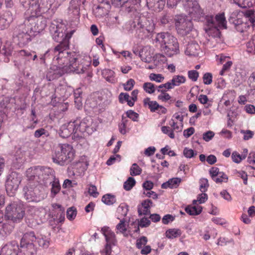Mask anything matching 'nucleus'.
I'll return each instance as SVG.
<instances>
[{
	"instance_id": "obj_1",
	"label": "nucleus",
	"mask_w": 255,
	"mask_h": 255,
	"mask_svg": "<svg viewBox=\"0 0 255 255\" xmlns=\"http://www.w3.org/2000/svg\"><path fill=\"white\" fill-rule=\"evenodd\" d=\"M55 0H20L23 6L31 15L29 20L33 21L34 25L30 26L31 30L40 32L46 26V21L43 17H38L50 8Z\"/></svg>"
},
{
	"instance_id": "obj_2",
	"label": "nucleus",
	"mask_w": 255,
	"mask_h": 255,
	"mask_svg": "<svg viewBox=\"0 0 255 255\" xmlns=\"http://www.w3.org/2000/svg\"><path fill=\"white\" fill-rule=\"evenodd\" d=\"M54 49L55 53L58 52L54 58L57 61L58 68L62 69L63 72L74 71L77 73H83L86 68L81 64L77 63L78 58L71 56V53L65 51L69 48V40L64 39L60 41Z\"/></svg>"
},
{
	"instance_id": "obj_3",
	"label": "nucleus",
	"mask_w": 255,
	"mask_h": 255,
	"mask_svg": "<svg viewBox=\"0 0 255 255\" xmlns=\"http://www.w3.org/2000/svg\"><path fill=\"white\" fill-rule=\"evenodd\" d=\"M153 44L166 56L171 57L179 53L177 39L169 32H160L153 39Z\"/></svg>"
},
{
	"instance_id": "obj_4",
	"label": "nucleus",
	"mask_w": 255,
	"mask_h": 255,
	"mask_svg": "<svg viewBox=\"0 0 255 255\" xmlns=\"http://www.w3.org/2000/svg\"><path fill=\"white\" fill-rule=\"evenodd\" d=\"M219 28H227V21L224 13L217 14L215 17L212 15L207 16L204 27L206 33L209 37H219L220 32Z\"/></svg>"
},
{
	"instance_id": "obj_5",
	"label": "nucleus",
	"mask_w": 255,
	"mask_h": 255,
	"mask_svg": "<svg viewBox=\"0 0 255 255\" xmlns=\"http://www.w3.org/2000/svg\"><path fill=\"white\" fill-rule=\"evenodd\" d=\"M23 191L24 198L28 202H38L45 198L43 187L40 184L35 185L29 183L23 188Z\"/></svg>"
},
{
	"instance_id": "obj_6",
	"label": "nucleus",
	"mask_w": 255,
	"mask_h": 255,
	"mask_svg": "<svg viewBox=\"0 0 255 255\" xmlns=\"http://www.w3.org/2000/svg\"><path fill=\"white\" fill-rule=\"evenodd\" d=\"M25 215V211L22 205L15 202L8 204L5 210L4 219L11 220L13 223L20 222Z\"/></svg>"
},
{
	"instance_id": "obj_7",
	"label": "nucleus",
	"mask_w": 255,
	"mask_h": 255,
	"mask_svg": "<svg viewBox=\"0 0 255 255\" xmlns=\"http://www.w3.org/2000/svg\"><path fill=\"white\" fill-rule=\"evenodd\" d=\"M33 170L35 176H38L40 184H43L45 186L50 185L56 178L54 170L50 168L37 166L34 167Z\"/></svg>"
},
{
	"instance_id": "obj_8",
	"label": "nucleus",
	"mask_w": 255,
	"mask_h": 255,
	"mask_svg": "<svg viewBox=\"0 0 255 255\" xmlns=\"http://www.w3.org/2000/svg\"><path fill=\"white\" fill-rule=\"evenodd\" d=\"M140 227L143 228V218L140 220L136 219L134 222L131 223L129 226V230L128 232L127 224L124 219L121 220L120 222L116 226L117 233H121L127 237L128 236V232L130 231L133 232V234H138Z\"/></svg>"
},
{
	"instance_id": "obj_9",
	"label": "nucleus",
	"mask_w": 255,
	"mask_h": 255,
	"mask_svg": "<svg viewBox=\"0 0 255 255\" xmlns=\"http://www.w3.org/2000/svg\"><path fill=\"white\" fill-rule=\"evenodd\" d=\"M183 4L192 19L198 20L202 16L203 12L197 0H184Z\"/></svg>"
},
{
	"instance_id": "obj_10",
	"label": "nucleus",
	"mask_w": 255,
	"mask_h": 255,
	"mask_svg": "<svg viewBox=\"0 0 255 255\" xmlns=\"http://www.w3.org/2000/svg\"><path fill=\"white\" fill-rule=\"evenodd\" d=\"M175 26L178 33L182 35L187 34L193 29L192 21L182 15L177 16Z\"/></svg>"
},
{
	"instance_id": "obj_11",
	"label": "nucleus",
	"mask_w": 255,
	"mask_h": 255,
	"mask_svg": "<svg viewBox=\"0 0 255 255\" xmlns=\"http://www.w3.org/2000/svg\"><path fill=\"white\" fill-rule=\"evenodd\" d=\"M166 0H146L147 6L154 11H160L163 9ZM168 7L176 6L180 0H166Z\"/></svg>"
},
{
	"instance_id": "obj_12",
	"label": "nucleus",
	"mask_w": 255,
	"mask_h": 255,
	"mask_svg": "<svg viewBox=\"0 0 255 255\" xmlns=\"http://www.w3.org/2000/svg\"><path fill=\"white\" fill-rule=\"evenodd\" d=\"M20 180L16 172H12L8 176L5 183L7 192H14L18 189Z\"/></svg>"
},
{
	"instance_id": "obj_13",
	"label": "nucleus",
	"mask_w": 255,
	"mask_h": 255,
	"mask_svg": "<svg viewBox=\"0 0 255 255\" xmlns=\"http://www.w3.org/2000/svg\"><path fill=\"white\" fill-rule=\"evenodd\" d=\"M101 232L105 236L107 242V244L103 252H106V248L107 246H109L112 250L111 245H115L117 243L115 234L108 227H104L102 228Z\"/></svg>"
},
{
	"instance_id": "obj_14",
	"label": "nucleus",
	"mask_w": 255,
	"mask_h": 255,
	"mask_svg": "<svg viewBox=\"0 0 255 255\" xmlns=\"http://www.w3.org/2000/svg\"><path fill=\"white\" fill-rule=\"evenodd\" d=\"M49 30L53 39L56 42L64 40V33L61 24H56L52 23L49 27Z\"/></svg>"
},
{
	"instance_id": "obj_15",
	"label": "nucleus",
	"mask_w": 255,
	"mask_h": 255,
	"mask_svg": "<svg viewBox=\"0 0 255 255\" xmlns=\"http://www.w3.org/2000/svg\"><path fill=\"white\" fill-rule=\"evenodd\" d=\"M75 122H71L62 126L59 131V134L63 138H67L72 133L75 134Z\"/></svg>"
},
{
	"instance_id": "obj_16",
	"label": "nucleus",
	"mask_w": 255,
	"mask_h": 255,
	"mask_svg": "<svg viewBox=\"0 0 255 255\" xmlns=\"http://www.w3.org/2000/svg\"><path fill=\"white\" fill-rule=\"evenodd\" d=\"M36 240V238L33 232L26 233L23 235L21 239L20 247L23 248L32 246Z\"/></svg>"
},
{
	"instance_id": "obj_17",
	"label": "nucleus",
	"mask_w": 255,
	"mask_h": 255,
	"mask_svg": "<svg viewBox=\"0 0 255 255\" xmlns=\"http://www.w3.org/2000/svg\"><path fill=\"white\" fill-rule=\"evenodd\" d=\"M185 53L187 55L191 56H198L202 53L198 44L194 41L189 43L186 47Z\"/></svg>"
},
{
	"instance_id": "obj_18",
	"label": "nucleus",
	"mask_w": 255,
	"mask_h": 255,
	"mask_svg": "<svg viewBox=\"0 0 255 255\" xmlns=\"http://www.w3.org/2000/svg\"><path fill=\"white\" fill-rule=\"evenodd\" d=\"M84 0H71L68 8L69 15L77 17L80 16V7L81 3H84Z\"/></svg>"
},
{
	"instance_id": "obj_19",
	"label": "nucleus",
	"mask_w": 255,
	"mask_h": 255,
	"mask_svg": "<svg viewBox=\"0 0 255 255\" xmlns=\"http://www.w3.org/2000/svg\"><path fill=\"white\" fill-rule=\"evenodd\" d=\"M144 106H147L151 112L164 114L166 109L159 105L156 101H150L149 98L144 99Z\"/></svg>"
},
{
	"instance_id": "obj_20",
	"label": "nucleus",
	"mask_w": 255,
	"mask_h": 255,
	"mask_svg": "<svg viewBox=\"0 0 255 255\" xmlns=\"http://www.w3.org/2000/svg\"><path fill=\"white\" fill-rule=\"evenodd\" d=\"M52 159L54 162L60 165L68 164L72 160L68 158L67 156L63 154L59 149L55 152V155L53 156Z\"/></svg>"
},
{
	"instance_id": "obj_21",
	"label": "nucleus",
	"mask_w": 255,
	"mask_h": 255,
	"mask_svg": "<svg viewBox=\"0 0 255 255\" xmlns=\"http://www.w3.org/2000/svg\"><path fill=\"white\" fill-rule=\"evenodd\" d=\"M52 159L54 162L60 165L68 164L72 160L68 158L67 156L63 154L59 149L55 152V155L53 156Z\"/></svg>"
},
{
	"instance_id": "obj_22",
	"label": "nucleus",
	"mask_w": 255,
	"mask_h": 255,
	"mask_svg": "<svg viewBox=\"0 0 255 255\" xmlns=\"http://www.w3.org/2000/svg\"><path fill=\"white\" fill-rule=\"evenodd\" d=\"M186 81V78L185 76L181 75H174L172 79L168 81L169 84L167 85L168 88L171 89H173L175 87H178L181 84H184Z\"/></svg>"
},
{
	"instance_id": "obj_23",
	"label": "nucleus",
	"mask_w": 255,
	"mask_h": 255,
	"mask_svg": "<svg viewBox=\"0 0 255 255\" xmlns=\"http://www.w3.org/2000/svg\"><path fill=\"white\" fill-rule=\"evenodd\" d=\"M58 148L63 154L67 156L68 158L73 159L75 152L72 145L69 144H59Z\"/></svg>"
},
{
	"instance_id": "obj_24",
	"label": "nucleus",
	"mask_w": 255,
	"mask_h": 255,
	"mask_svg": "<svg viewBox=\"0 0 255 255\" xmlns=\"http://www.w3.org/2000/svg\"><path fill=\"white\" fill-rule=\"evenodd\" d=\"M181 179L180 178L175 177L169 179L167 182L163 183L161 185V187L163 189H167L168 188L173 189L176 188L180 184Z\"/></svg>"
},
{
	"instance_id": "obj_25",
	"label": "nucleus",
	"mask_w": 255,
	"mask_h": 255,
	"mask_svg": "<svg viewBox=\"0 0 255 255\" xmlns=\"http://www.w3.org/2000/svg\"><path fill=\"white\" fill-rule=\"evenodd\" d=\"M14 226L13 224L8 223H3L1 224L0 230V236L1 237H6L10 235L12 232Z\"/></svg>"
},
{
	"instance_id": "obj_26",
	"label": "nucleus",
	"mask_w": 255,
	"mask_h": 255,
	"mask_svg": "<svg viewBox=\"0 0 255 255\" xmlns=\"http://www.w3.org/2000/svg\"><path fill=\"white\" fill-rule=\"evenodd\" d=\"M75 124V134L80 132H85L89 131L90 127L86 122V120L78 123L77 121L74 122Z\"/></svg>"
},
{
	"instance_id": "obj_27",
	"label": "nucleus",
	"mask_w": 255,
	"mask_h": 255,
	"mask_svg": "<svg viewBox=\"0 0 255 255\" xmlns=\"http://www.w3.org/2000/svg\"><path fill=\"white\" fill-rule=\"evenodd\" d=\"M153 58L154 66H155V67L158 68L162 69L164 67V65H165L166 63V57L163 54H157L153 57Z\"/></svg>"
},
{
	"instance_id": "obj_28",
	"label": "nucleus",
	"mask_w": 255,
	"mask_h": 255,
	"mask_svg": "<svg viewBox=\"0 0 255 255\" xmlns=\"http://www.w3.org/2000/svg\"><path fill=\"white\" fill-rule=\"evenodd\" d=\"M187 213L190 215H197L200 214L202 211V207L196 204H193V206H188L185 209Z\"/></svg>"
},
{
	"instance_id": "obj_29",
	"label": "nucleus",
	"mask_w": 255,
	"mask_h": 255,
	"mask_svg": "<svg viewBox=\"0 0 255 255\" xmlns=\"http://www.w3.org/2000/svg\"><path fill=\"white\" fill-rule=\"evenodd\" d=\"M169 125L173 132H180L182 130L183 128V123L176 122L173 119L169 121Z\"/></svg>"
},
{
	"instance_id": "obj_30",
	"label": "nucleus",
	"mask_w": 255,
	"mask_h": 255,
	"mask_svg": "<svg viewBox=\"0 0 255 255\" xmlns=\"http://www.w3.org/2000/svg\"><path fill=\"white\" fill-rule=\"evenodd\" d=\"M19 43L21 45L26 44L30 41V36L27 32H22L19 33L17 36Z\"/></svg>"
},
{
	"instance_id": "obj_31",
	"label": "nucleus",
	"mask_w": 255,
	"mask_h": 255,
	"mask_svg": "<svg viewBox=\"0 0 255 255\" xmlns=\"http://www.w3.org/2000/svg\"><path fill=\"white\" fill-rule=\"evenodd\" d=\"M119 102L122 104L127 102L129 106H133V101L129 99V95L127 93H121L119 96Z\"/></svg>"
},
{
	"instance_id": "obj_32",
	"label": "nucleus",
	"mask_w": 255,
	"mask_h": 255,
	"mask_svg": "<svg viewBox=\"0 0 255 255\" xmlns=\"http://www.w3.org/2000/svg\"><path fill=\"white\" fill-rule=\"evenodd\" d=\"M102 74L107 81L111 83L114 82V72L112 70L108 69H104L103 70Z\"/></svg>"
},
{
	"instance_id": "obj_33",
	"label": "nucleus",
	"mask_w": 255,
	"mask_h": 255,
	"mask_svg": "<svg viewBox=\"0 0 255 255\" xmlns=\"http://www.w3.org/2000/svg\"><path fill=\"white\" fill-rule=\"evenodd\" d=\"M166 237L169 239H174L181 235V230L178 229H171L165 233Z\"/></svg>"
},
{
	"instance_id": "obj_34",
	"label": "nucleus",
	"mask_w": 255,
	"mask_h": 255,
	"mask_svg": "<svg viewBox=\"0 0 255 255\" xmlns=\"http://www.w3.org/2000/svg\"><path fill=\"white\" fill-rule=\"evenodd\" d=\"M200 103L205 106V108H209L212 105V101L209 100L205 95H200L198 98Z\"/></svg>"
},
{
	"instance_id": "obj_35",
	"label": "nucleus",
	"mask_w": 255,
	"mask_h": 255,
	"mask_svg": "<svg viewBox=\"0 0 255 255\" xmlns=\"http://www.w3.org/2000/svg\"><path fill=\"white\" fill-rule=\"evenodd\" d=\"M102 201L106 205H111L116 202V199L114 195L107 194L103 196Z\"/></svg>"
},
{
	"instance_id": "obj_36",
	"label": "nucleus",
	"mask_w": 255,
	"mask_h": 255,
	"mask_svg": "<svg viewBox=\"0 0 255 255\" xmlns=\"http://www.w3.org/2000/svg\"><path fill=\"white\" fill-rule=\"evenodd\" d=\"M52 188L51 189V193L53 196H55L60 190L61 187L58 178H55L53 181L51 182Z\"/></svg>"
},
{
	"instance_id": "obj_37",
	"label": "nucleus",
	"mask_w": 255,
	"mask_h": 255,
	"mask_svg": "<svg viewBox=\"0 0 255 255\" xmlns=\"http://www.w3.org/2000/svg\"><path fill=\"white\" fill-rule=\"evenodd\" d=\"M247 50L249 53L255 54V35L247 43Z\"/></svg>"
},
{
	"instance_id": "obj_38",
	"label": "nucleus",
	"mask_w": 255,
	"mask_h": 255,
	"mask_svg": "<svg viewBox=\"0 0 255 255\" xmlns=\"http://www.w3.org/2000/svg\"><path fill=\"white\" fill-rule=\"evenodd\" d=\"M135 181L132 177H129L124 184V188L127 191L130 190L135 185Z\"/></svg>"
},
{
	"instance_id": "obj_39",
	"label": "nucleus",
	"mask_w": 255,
	"mask_h": 255,
	"mask_svg": "<svg viewBox=\"0 0 255 255\" xmlns=\"http://www.w3.org/2000/svg\"><path fill=\"white\" fill-rule=\"evenodd\" d=\"M142 172V168L136 163H133L130 168V174L131 176L139 175Z\"/></svg>"
},
{
	"instance_id": "obj_40",
	"label": "nucleus",
	"mask_w": 255,
	"mask_h": 255,
	"mask_svg": "<svg viewBox=\"0 0 255 255\" xmlns=\"http://www.w3.org/2000/svg\"><path fill=\"white\" fill-rule=\"evenodd\" d=\"M55 208L59 209V212L57 213V217H58L59 222H63L65 220V215L64 213V209L59 204H55Z\"/></svg>"
},
{
	"instance_id": "obj_41",
	"label": "nucleus",
	"mask_w": 255,
	"mask_h": 255,
	"mask_svg": "<svg viewBox=\"0 0 255 255\" xmlns=\"http://www.w3.org/2000/svg\"><path fill=\"white\" fill-rule=\"evenodd\" d=\"M128 206L125 203H122L117 209V212L120 214L122 216L125 217L127 215L128 212Z\"/></svg>"
},
{
	"instance_id": "obj_42",
	"label": "nucleus",
	"mask_w": 255,
	"mask_h": 255,
	"mask_svg": "<svg viewBox=\"0 0 255 255\" xmlns=\"http://www.w3.org/2000/svg\"><path fill=\"white\" fill-rule=\"evenodd\" d=\"M244 15L249 18L252 23L255 22V10L252 9H247L244 12Z\"/></svg>"
},
{
	"instance_id": "obj_43",
	"label": "nucleus",
	"mask_w": 255,
	"mask_h": 255,
	"mask_svg": "<svg viewBox=\"0 0 255 255\" xmlns=\"http://www.w3.org/2000/svg\"><path fill=\"white\" fill-rule=\"evenodd\" d=\"M231 157L233 162L239 163L245 158L246 156H242L237 151H234L232 154Z\"/></svg>"
},
{
	"instance_id": "obj_44",
	"label": "nucleus",
	"mask_w": 255,
	"mask_h": 255,
	"mask_svg": "<svg viewBox=\"0 0 255 255\" xmlns=\"http://www.w3.org/2000/svg\"><path fill=\"white\" fill-rule=\"evenodd\" d=\"M208 199L207 195L205 192L198 195L197 200L193 201V204H196L197 202L199 204H202L206 202Z\"/></svg>"
},
{
	"instance_id": "obj_45",
	"label": "nucleus",
	"mask_w": 255,
	"mask_h": 255,
	"mask_svg": "<svg viewBox=\"0 0 255 255\" xmlns=\"http://www.w3.org/2000/svg\"><path fill=\"white\" fill-rule=\"evenodd\" d=\"M228 176L223 172H221L219 175L215 178L214 181L217 183H221L222 182H227L228 181Z\"/></svg>"
},
{
	"instance_id": "obj_46",
	"label": "nucleus",
	"mask_w": 255,
	"mask_h": 255,
	"mask_svg": "<svg viewBox=\"0 0 255 255\" xmlns=\"http://www.w3.org/2000/svg\"><path fill=\"white\" fill-rule=\"evenodd\" d=\"M209 187L208 181L206 178H202L200 180V190L202 192H205Z\"/></svg>"
},
{
	"instance_id": "obj_47",
	"label": "nucleus",
	"mask_w": 255,
	"mask_h": 255,
	"mask_svg": "<svg viewBox=\"0 0 255 255\" xmlns=\"http://www.w3.org/2000/svg\"><path fill=\"white\" fill-rule=\"evenodd\" d=\"M161 131L164 133L167 134L171 138L175 137L174 132L170 127L163 126L161 128Z\"/></svg>"
},
{
	"instance_id": "obj_48",
	"label": "nucleus",
	"mask_w": 255,
	"mask_h": 255,
	"mask_svg": "<svg viewBox=\"0 0 255 255\" xmlns=\"http://www.w3.org/2000/svg\"><path fill=\"white\" fill-rule=\"evenodd\" d=\"M236 96L235 92L233 90H228L226 91L223 95V99L226 100L228 99L231 101H233L235 99Z\"/></svg>"
},
{
	"instance_id": "obj_49",
	"label": "nucleus",
	"mask_w": 255,
	"mask_h": 255,
	"mask_svg": "<svg viewBox=\"0 0 255 255\" xmlns=\"http://www.w3.org/2000/svg\"><path fill=\"white\" fill-rule=\"evenodd\" d=\"M215 133L213 131L208 130L203 133L202 137L204 140L209 142L214 137Z\"/></svg>"
},
{
	"instance_id": "obj_50",
	"label": "nucleus",
	"mask_w": 255,
	"mask_h": 255,
	"mask_svg": "<svg viewBox=\"0 0 255 255\" xmlns=\"http://www.w3.org/2000/svg\"><path fill=\"white\" fill-rule=\"evenodd\" d=\"M149 78L151 81H154L156 82L160 83L163 81L164 77L161 74L151 73L149 75Z\"/></svg>"
},
{
	"instance_id": "obj_51",
	"label": "nucleus",
	"mask_w": 255,
	"mask_h": 255,
	"mask_svg": "<svg viewBox=\"0 0 255 255\" xmlns=\"http://www.w3.org/2000/svg\"><path fill=\"white\" fill-rule=\"evenodd\" d=\"M233 65V62L231 60H227L224 64H223V68L220 72V74L222 76L224 75V73L229 71Z\"/></svg>"
},
{
	"instance_id": "obj_52",
	"label": "nucleus",
	"mask_w": 255,
	"mask_h": 255,
	"mask_svg": "<svg viewBox=\"0 0 255 255\" xmlns=\"http://www.w3.org/2000/svg\"><path fill=\"white\" fill-rule=\"evenodd\" d=\"M76 210L74 207L69 208L67 211V218L70 220H73L76 216Z\"/></svg>"
},
{
	"instance_id": "obj_53",
	"label": "nucleus",
	"mask_w": 255,
	"mask_h": 255,
	"mask_svg": "<svg viewBox=\"0 0 255 255\" xmlns=\"http://www.w3.org/2000/svg\"><path fill=\"white\" fill-rule=\"evenodd\" d=\"M144 91L149 94L153 93L155 91L153 84L151 83H144Z\"/></svg>"
},
{
	"instance_id": "obj_54",
	"label": "nucleus",
	"mask_w": 255,
	"mask_h": 255,
	"mask_svg": "<svg viewBox=\"0 0 255 255\" xmlns=\"http://www.w3.org/2000/svg\"><path fill=\"white\" fill-rule=\"evenodd\" d=\"M216 58L218 64H222L230 59V57L226 56L223 54L217 55Z\"/></svg>"
},
{
	"instance_id": "obj_55",
	"label": "nucleus",
	"mask_w": 255,
	"mask_h": 255,
	"mask_svg": "<svg viewBox=\"0 0 255 255\" xmlns=\"http://www.w3.org/2000/svg\"><path fill=\"white\" fill-rule=\"evenodd\" d=\"M183 154L186 158H191L196 155L197 153H195L193 149L185 147L183 150Z\"/></svg>"
},
{
	"instance_id": "obj_56",
	"label": "nucleus",
	"mask_w": 255,
	"mask_h": 255,
	"mask_svg": "<svg viewBox=\"0 0 255 255\" xmlns=\"http://www.w3.org/2000/svg\"><path fill=\"white\" fill-rule=\"evenodd\" d=\"M188 76L190 79L195 82L199 77V73L196 70H190L188 72Z\"/></svg>"
},
{
	"instance_id": "obj_57",
	"label": "nucleus",
	"mask_w": 255,
	"mask_h": 255,
	"mask_svg": "<svg viewBox=\"0 0 255 255\" xmlns=\"http://www.w3.org/2000/svg\"><path fill=\"white\" fill-rule=\"evenodd\" d=\"M233 2L237 4L239 6L245 8L249 6L248 0H231Z\"/></svg>"
},
{
	"instance_id": "obj_58",
	"label": "nucleus",
	"mask_w": 255,
	"mask_h": 255,
	"mask_svg": "<svg viewBox=\"0 0 255 255\" xmlns=\"http://www.w3.org/2000/svg\"><path fill=\"white\" fill-rule=\"evenodd\" d=\"M203 83L206 85H209L212 82V75L210 73H206L203 77Z\"/></svg>"
},
{
	"instance_id": "obj_59",
	"label": "nucleus",
	"mask_w": 255,
	"mask_h": 255,
	"mask_svg": "<svg viewBox=\"0 0 255 255\" xmlns=\"http://www.w3.org/2000/svg\"><path fill=\"white\" fill-rule=\"evenodd\" d=\"M236 29L237 31L243 32L246 29L249 27V25H247L246 23L241 22L240 23H235Z\"/></svg>"
},
{
	"instance_id": "obj_60",
	"label": "nucleus",
	"mask_w": 255,
	"mask_h": 255,
	"mask_svg": "<svg viewBox=\"0 0 255 255\" xmlns=\"http://www.w3.org/2000/svg\"><path fill=\"white\" fill-rule=\"evenodd\" d=\"M134 83V81L132 79H130L126 83L123 84L124 89L128 91H130L133 87Z\"/></svg>"
},
{
	"instance_id": "obj_61",
	"label": "nucleus",
	"mask_w": 255,
	"mask_h": 255,
	"mask_svg": "<svg viewBox=\"0 0 255 255\" xmlns=\"http://www.w3.org/2000/svg\"><path fill=\"white\" fill-rule=\"evenodd\" d=\"M241 132L244 135L243 138L245 140L251 139L254 135V132L250 130H242Z\"/></svg>"
},
{
	"instance_id": "obj_62",
	"label": "nucleus",
	"mask_w": 255,
	"mask_h": 255,
	"mask_svg": "<svg viewBox=\"0 0 255 255\" xmlns=\"http://www.w3.org/2000/svg\"><path fill=\"white\" fill-rule=\"evenodd\" d=\"M127 116L133 121H137L138 114L132 110H128L127 112Z\"/></svg>"
},
{
	"instance_id": "obj_63",
	"label": "nucleus",
	"mask_w": 255,
	"mask_h": 255,
	"mask_svg": "<svg viewBox=\"0 0 255 255\" xmlns=\"http://www.w3.org/2000/svg\"><path fill=\"white\" fill-rule=\"evenodd\" d=\"M210 174L212 177V178L214 181L216 178L221 173L219 171V169L217 167H212L209 171Z\"/></svg>"
},
{
	"instance_id": "obj_64",
	"label": "nucleus",
	"mask_w": 255,
	"mask_h": 255,
	"mask_svg": "<svg viewBox=\"0 0 255 255\" xmlns=\"http://www.w3.org/2000/svg\"><path fill=\"white\" fill-rule=\"evenodd\" d=\"M244 109L247 113L254 115L255 114V107L251 104H247L245 106Z\"/></svg>"
}]
</instances>
